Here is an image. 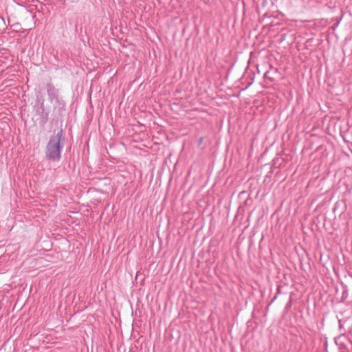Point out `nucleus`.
Here are the masks:
<instances>
[{"label":"nucleus","mask_w":352,"mask_h":352,"mask_svg":"<svg viewBox=\"0 0 352 352\" xmlns=\"http://www.w3.org/2000/svg\"><path fill=\"white\" fill-rule=\"evenodd\" d=\"M47 93L49 97V99L52 103L55 102L56 104L58 106H65V102L63 100L59 98V90L56 89L53 84L47 83L46 85Z\"/></svg>","instance_id":"f03ea898"},{"label":"nucleus","mask_w":352,"mask_h":352,"mask_svg":"<svg viewBox=\"0 0 352 352\" xmlns=\"http://www.w3.org/2000/svg\"><path fill=\"white\" fill-rule=\"evenodd\" d=\"M203 140H204V138H200L199 139V141H198V144H199V145H200V144L202 143Z\"/></svg>","instance_id":"20e7f679"},{"label":"nucleus","mask_w":352,"mask_h":352,"mask_svg":"<svg viewBox=\"0 0 352 352\" xmlns=\"http://www.w3.org/2000/svg\"><path fill=\"white\" fill-rule=\"evenodd\" d=\"M65 138L60 129L56 135H52L46 145L45 157L52 162H59L65 144Z\"/></svg>","instance_id":"f257e3e1"},{"label":"nucleus","mask_w":352,"mask_h":352,"mask_svg":"<svg viewBox=\"0 0 352 352\" xmlns=\"http://www.w3.org/2000/svg\"><path fill=\"white\" fill-rule=\"evenodd\" d=\"M40 108L42 110V114L41 116V122L43 124H45L48 121L49 113L45 111L44 100H42V101L41 102V107H40Z\"/></svg>","instance_id":"7ed1b4c3"},{"label":"nucleus","mask_w":352,"mask_h":352,"mask_svg":"<svg viewBox=\"0 0 352 352\" xmlns=\"http://www.w3.org/2000/svg\"><path fill=\"white\" fill-rule=\"evenodd\" d=\"M0 22H2L3 24H5V21H4L3 18L0 17Z\"/></svg>","instance_id":"39448f33"},{"label":"nucleus","mask_w":352,"mask_h":352,"mask_svg":"<svg viewBox=\"0 0 352 352\" xmlns=\"http://www.w3.org/2000/svg\"><path fill=\"white\" fill-rule=\"evenodd\" d=\"M241 194H242V192H240L239 193V196H240Z\"/></svg>","instance_id":"423d86ee"}]
</instances>
